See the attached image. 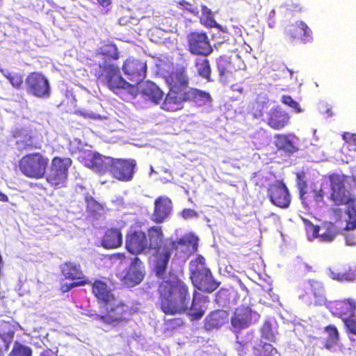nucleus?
Masks as SVG:
<instances>
[{
	"label": "nucleus",
	"mask_w": 356,
	"mask_h": 356,
	"mask_svg": "<svg viewBox=\"0 0 356 356\" xmlns=\"http://www.w3.org/2000/svg\"><path fill=\"white\" fill-rule=\"evenodd\" d=\"M97 54L108 60H117L120 58V51L117 45L111 40L104 41L98 48Z\"/></svg>",
	"instance_id": "obj_34"
},
{
	"label": "nucleus",
	"mask_w": 356,
	"mask_h": 356,
	"mask_svg": "<svg viewBox=\"0 0 356 356\" xmlns=\"http://www.w3.org/2000/svg\"><path fill=\"white\" fill-rule=\"evenodd\" d=\"M296 186L299 191V195L307 188V181L305 172L300 171L296 173Z\"/></svg>",
	"instance_id": "obj_46"
},
{
	"label": "nucleus",
	"mask_w": 356,
	"mask_h": 356,
	"mask_svg": "<svg viewBox=\"0 0 356 356\" xmlns=\"http://www.w3.org/2000/svg\"><path fill=\"white\" fill-rule=\"evenodd\" d=\"M8 197L5 194L0 192V201L8 202Z\"/></svg>",
	"instance_id": "obj_60"
},
{
	"label": "nucleus",
	"mask_w": 356,
	"mask_h": 356,
	"mask_svg": "<svg viewBox=\"0 0 356 356\" xmlns=\"http://www.w3.org/2000/svg\"><path fill=\"white\" fill-rule=\"evenodd\" d=\"M261 338L270 342H276V336L272 327V324L269 321H266L261 327Z\"/></svg>",
	"instance_id": "obj_43"
},
{
	"label": "nucleus",
	"mask_w": 356,
	"mask_h": 356,
	"mask_svg": "<svg viewBox=\"0 0 356 356\" xmlns=\"http://www.w3.org/2000/svg\"><path fill=\"white\" fill-rule=\"evenodd\" d=\"M3 74L9 80L12 74L8 72L7 70H1Z\"/></svg>",
	"instance_id": "obj_61"
},
{
	"label": "nucleus",
	"mask_w": 356,
	"mask_h": 356,
	"mask_svg": "<svg viewBox=\"0 0 356 356\" xmlns=\"http://www.w3.org/2000/svg\"><path fill=\"white\" fill-rule=\"evenodd\" d=\"M289 10L292 12L301 13L303 11V7L298 3H291L289 6Z\"/></svg>",
	"instance_id": "obj_56"
},
{
	"label": "nucleus",
	"mask_w": 356,
	"mask_h": 356,
	"mask_svg": "<svg viewBox=\"0 0 356 356\" xmlns=\"http://www.w3.org/2000/svg\"><path fill=\"white\" fill-rule=\"evenodd\" d=\"M324 332L326 334L324 347L326 349L336 346L339 341V333L337 327L334 325H328L324 327Z\"/></svg>",
	"instance_id": "obj_36"
},
{
	"label": "nucleus",
	"mask_w": 356,
	"mask_h": 356,
	"mask_svg": "<svg viewBox=\"0 0 356 356\" xmlns=\"http://www.w3.org/2000/svg\"><path fill=\"white\" fill-rule=\"evenodd\" d=\"M171 92H183L188 85V77L186 70L179 69L172 72L166 78Z\"/></svg>",
	"instance_id": "obj_22"
},
{
	"label": "nucleus",
	"mask_w": 356,
	"mask_h": 356,
	"mask_svg": "<svg viewBox=\"0 0 356 356\" xmlns=\"http://www.w3.org/2000/svg\"><path fill=\"white\" fill-rule=\"evenodd\" d=\"M147 236L145 231L131 229L126 235L125 246L129 252L138 255L147 252Z\"/></svg>",
	"instance_id": "obj_11"
},
{
	"label": "nucleus",
	"mask_w": 356,
	"mask_h": 356,
	"mask_svg": "<svg viewBox=\"0 0 356 356\" xmlns=\"http://www.w3.org/2000/svg\"><path fill=\"white\" fill-rule=\"evenodd\" d=\"M237 351L240 355H245L247 353V348L245 347L246 343H243L241 341H237Z\"/></svg>",
	"instance_id": "obj_57"
},
{
	"label": "nucleus",
	"mask_w": 356,
	"mask_h": 356,
	"mask_svg": "<svg viewBox=\"0 0 356 356\" xmlns=\"http://www.w3.org/2000/svg\"><path fill=\"white\" fill-rule=\"evenodd\" d=\"M143 277V273L136 266H131L120 278V281L124 287L131 288L140 284Z\"/></svg>",
	"instance_id": "obj_28"
},
{
	"label": "nucleus",
	"mask_w": 356,
	"mask_h": 356,
	"mask_svg": "<svg viewBox=\"0 0 356 356\" xmlns=\"http://www.w3.org/2000/svg\"><path fill=\"white\" fill-rule=\"evenodd\" d=\"M305 228L307 235L309 238H315L318 236L321 227L318 225H314L308 220H304Z\"/></svg>",
	"instance_id": "obj_45"
},
{
	"label": "nucleus",
	"mask_w": 356,
	"mask_h": 356,
	"mask_svg": "<svg viewBox=\"0 0 356 356\" xmlns=\"http://www.w3.org/2000/svg\"><path fill=\"white\" fill-rule=\"evenodd\" d=\"M184 98H185V91L183 92L170 91L163 102L162 108L170 112L180 110L182 108L181 103L186 102Z\"/></svg>",
	"instance_id": "obj_27"
},
{
	"label": "nucleus",
	"mask_w": 356,
	"mask_h": 356,
	"mask_svg": "<svg viewBox=\"0 0 356 356\" xmlns=\"http://www.w3.org/2000/svg\"><path fill=\"white\" fill-rule=\"evenodd\" d=\"M101 244L105 249H115L122 244V234L120 229L111 227L107 229L102 236Z\"/></svg>",
	"instance_id": "obj_25"
},
{
	"label": "nucleus",
	"mask_w": 356,
	"mask_h": 356,
	"mask_svg": "<svg viewBox=\"0 0 356 356\" xmlns=\"http://www.w3.org/2000/svg\"><path fill=\"white\" fill-rule=\"evenodd\" d=\"M31 350L25 346L16 343L10 353V356H31Z\"/></svg>",
	"instance_id": "obj_44"
},
{
	"label": "nucleus",
	"mask_w": 356,
	"mask_h": 356,
	"mask_svg": "<svg viewBox=\"0 0 356 356\" xmlns=\"http://www.w3.org/2000/svg\"><path fill=\"white\" fill-rule=\"evenodd\" d=\"M270 201L280 208H288L291 204V195L288 188L282 181H276L268 188Z\"/></svg>",
	"instance_id": "obj_14"
},
{
	"label": "nucleus",
	"mask_w": 356,
	"mask_h": 356,
	"mask_svg": "<svg viewBox=\"0 0 356 356\" xmlns=\"http://www.w3.org/2000/svg\"><path fill=\"white\" fill-rule=\"evenodd\" d=\"M323 189L321 188H313L309 190L307 188L299 195L302 203L305 207L318 205L323 202L325 196Z\"/></svg>",
	"instance_id": "obj_26"
},
{
	"label": "nucleus",
	"mask_w": 356,
	"mask_h": 356,
	"mask_svg": "<svg viewBox=\"0 0 356 356\" xmlns=\"http://www.w3.org/2000/svg\"><path fill=\"white\" fill-rule=\"evenodd\" d=\"M356 273L354 270L349 269L343 273H338L333 277L339 281H353L355 277Z\"/></svg>",
	"instance_id": "obj_49"
},
{
	"label": "nucleus",
	"mask_w": 356,
	"mask_h": 356,
	"mask_svg": "<svg viewBox=\"0 0 356 356\" xmlns=\"http://www.w3.org/2000/svg\"><path fill=\"white\" fill-rule=\"evenodd\" d=\"M198 238L193 234H186L181 238L168 241L170 248V257L172 252H195L197 250Z\"/></svg>",
	"instance_id": "obj_19"
},
{
	"label": "nucleus",
	"mask_w": 356,
	"mask_h": 356,
	"mask_svg": "<svg viewBox=\"0 0 356 356\" xmlns=\"http://www.w3.org/2000/svg\"><path fill=\"white\" fill-rule=\"evenodd\" d=\"M147 252H155L154 270L157 277H163L170 261V248L168 240L165 239L161 226H152L147 230Z\"/></svg>",
	"instance_id": "obj_3"
},
{
	"label": "nucleus",
	"mask_w": 356,
	"mask_h": 356,
	"mask_svg": "<svg viewBox=\"0 0 356 356\" xmlns=\"http://www.w3.org/2000/svg\"><path fill=\"white\" fill-rule=\"evenodd\" d=\"M305 294L314 305H321L326 300L325 291L321 282L309 280L305 286Z\"/></svg>",
	"instance_id": "obj_23"
},
{
	"label": "nucleus",
	"mask_w": 356,
	"mask_h": 356,
	"mask_svg": "<svg viewBox=\"0 0 356 356\" xmlns=\"http://www.w3.org/2000/svg\"><path fill=\"white\" fill-rule=\"evenodd\" d=\"M44 161L38 154L24 156L19 162V169L27 177L40 178L44 174Z\"/></svg>",
	"instance_id": "obj_13"
},
{
	"label": "nucleus",
	"mask_w": 356,
	"mask_h": 356,
	"mask_svg": "<svg viewBox=\"0 0 356 356\" xmlns=\"http://www.w3.org/2000/svg\"><path fill=\"white\" fill-rule=\"evenodd\" d=\"M189 270L193 286L200 291L212 293L218 288L220 282L214 279L211 270L206 265L203 256L198 255L191 261Z\"/></svg>",
	"instance_id": "obj_4"
},
{
	"label": "nucleus",
	"mask_w": 356,
	"mask_h": 356,
	"mask_svg": "<svg viewBox=\"0 0 356 356\" xmlns=\"http://www.w3.org/2000/svg\"><path fill=\"white\" fill-rule=\"evenodd\" d=\"M102 70L105 72V74L102 73L98 78L100 79L104 76L106 84L111 91L117 93L120 90H124L132 97L137 95V88L135 85L129 83L120 75L118 66L114 64H104Z\"/></svg>",
	"instance_id": "obj_5"
},
{
	"label": "nucleus",
	"mask_w": 356,
	"mask_h": 356,
	"mask_svg": "<svg viewBox=\"0 0 356 356\" xmlns=\"http://www.w3.org/2000/svg\"><path fill=\"white\" fill-rule=\"evenodd\" d=\"M177 5L180 9L186 10L193 15L196 16L199 13V10L196 6L185 0H179L177 2Z\"/></svg>",
	"instance_id": "obj_47"
},
{
	"label": "nucleus",
	"mask_w": 356,
	"mask_h": 356,
	"mask_svg": "<svg viewBox=\"0 0 356 356\" xmlns=\"http://www.w3.org/2000/svg\"><path fill=\"white\" fill-rule=\"evenodd\" d=\"M345 243L347 245L355 246L356 245V238L353 234H346L344 236Z\"/></svg>",
	"instance_id": "obj_55"
},
{
	"label": "nucleus",
	"mask_w": 356,
	"mask_h": 356,
	"mask_svg": "<svg viewBox=\"0 0 356 356\" xmlns=\"http://www.w3.org/2000/svg\"><path fill=\"white\" fill-rule=\"evenodd\" d=\"M29 90L37 97L44 95V77L42 74L32 73L26 79Z\"/></svg>",
	"instance_id": "obj_30"
},
{
	"label": "nucleus",
	"mask_w": 356,
	"mask_h": 356,
	"mask_svg": "<svg viewBox=\"0 0 356 356\" xmlns=\"http://www.w3.org/2000/svg\"><path fill=\"white\" fill-rule=\"evenodd\" d=\"M343 323L346 332L356 336V319L354 318H343Z\"/></svg>",
	"instance_id": "obj_50"
},
{
	"label": "nucleus",
	"mask_w": 356,
	"mask_h": 356,
	"mask_svg": "<svg viewBox=\"0 0 356 356\" xmlns=\"http://www.w3.org/2000/svg\"><path fill=\"white\" fill-rule=\"evenodd\" d=\"M60 270L66 280L74 282L88 281L83 275L79 264L66 261L60 265Z\"/></svg>",
	"instance_id": "obj_24"
},
{
	"label": "nucleus",
	"mask_w": 356,
	"mask_h": 356,
	"mask_svg": "<svg viewBox=\"0 0 356 356\" xmlns=\"http://www.w3.org/2000/svg\"><path fill=\"white\" fill-rule=\"evenodd\" d=\"M282 102L291 108H292L296 113L301 112V108L299 104L293 100L289 95H283L281 99Z\"/></svg>",
	"instance_id": "obj_48"
},
{
	"label": "nucleus",
	"mask_w": 356,
	"mask_h": 356,
	"mask_svg": "<svg viewBox=\"0 0 356 356\" xmlns=\"http://www.w3.org/2000/svg\"><path fill=\"white\" fill-rule=\"evenodd\" d=\"M159 305L165 315H175L186 313L191 321H198L204 315L206 308L200 298L193 295L189 307L190 293L188 286L181 280H163L157 289Z\"/></svg>",
	"instance_id": "obj_1"
},
{
	"label": "nucleus",
	"mask_w": 356,
	"mask_h": 356,
	"mask_svg": "<svg viewBox=\"0 0 356 356\" xmlns=\"http://www.w3.org/2000/svg\"><path fill=\"white\" fill-rule=\"evenodd\" d=\"M188 48L193 55L207 56L213 51L210 40L205 32H191L187 35Z\"/></svg>",
	"instance_id": "obj_9"
},
{
	"label": "nucleus",
	"mask_w": 356,
	"mask_h": 356,
	"mask_svg": "<svg viewBox=\"0 0 356 356\" xmlns=\"http://www.w3.org/2000/svg\"><path fill=\"white\" fill-rule=\"evenodd\" d=\"M72 163L70 158L55 156L51 161L49 174L46 176V181L56 188L63 186Z\"/></svg>",
	"instance_id": "obj_6"
},
{
	"label": "nucleus",
	"mask_w": 356,
	"mask_h": 356,
	"mask_svg": "<svg viewBox=\"0 0 356 356\" xmlns=\"http://www.w3.org/2000/svg\"><path fill=\"white\" fill-rule=\"evenodd\" d=\"M89 283V281H78V282H74L72 283H65L60 285V291L63 293H66L70 291L71 289H72L74 287L79 286H83Z\"/></svg>",
	"instance_id": "obj_51"
},
{
	"label": "nucleus",
	"mask_w": 356,
	"mask_h": 356,
	"mask_svg": "<svg viewBox=\"0 0 356 356\" xmlns=\"http://www.w3.org/2000/svg\"><path fill=\"white\" fill-rule=\"evenodd\" d=\"M200 20V22L207 27L212 28L218 26V24L213 17L211 10L205 5L202 6V15Z\"/></svg>",
	"instance_id": "obj_42"
},
{
	"label": "nucleus",
	"mask_w": 356,
	"mask_h": 356,
	"mask_svg": "<svg viewBox=\"0 0 356 356\" xmlns=\"http://www.w3.org/2000/svg\"><path fill=\"white\" fill-rule=\"evenodd\" d=\"M173 209L172 200L167 196H159L154 202V210L150 219L156 224L165 222L170 216Z\"/></svg>",
	"instance_id": "obj_16"
},
{
	"label": "nucleus",
	"mask_w": 356,
	"mask_h": 356,
	"mask_svg": "<svg viewBox=\"0 0 356 356\" xmlns=\"http://www.w3.org/2000/svg\"><path fill=\"white\" fill-rule=\"evenodd\" d=\"M198 75L208 81H211V68L207 58H197L195 62Z\"/></svg>",
	"instance_id": "obj_39"
},
{
	"label": "nucleus",
	"mask_w": 356,
	"mask_h": 356,
	"mask_svg": "<svg viewBox=\"0 0 356 356\" xmlns=\"http://www.w3.org/2000/svg\"><path fill=\"white\" fill-rule=\"evenodd\" d=\"M147 68L145 62L132 57L126 59L122 67L124 75L135 84H138L145 79Z\"/></svg>",
	"instance_id": "obj_12"
},
{
	"label": "nucleus",
	"mask_w": 356,
	"mask_h": 356,
	"mask_svg": "<svg viewBox=\"0 0 356 356\" xmlns=\"http://www.w3.org/2000/svg\"><path fill=\"white\" fill-rule=\"evenodd\" d=\"M91 291L96 298L102 314L98 319L102 322L117 326L127 323L134 314L133 309L124 302L118 301L108 284L99 279L93 281Z\"/></svg>",
	"instance_id": "obj_2"
},
{
	"label": "nucleus",
	"mask_w": 356,
	"mask_h": 356,
	"mask_svg": "<svg viewBox=\"0 0 356 356\" xmlns=\"http://www.w3.org/2000/svg\"><path fill=\"white\" fill-rule=\"evenodd\" d=\"M228 314L222 309L211 312L204 319V327L207 330H211L224 325L227 321Z\"/></svg>",
	"instance_id": "obj_29"
},
{
	"label": "nucleus",
	"mask_w": 356,
	"mask_h": 356,
	"mask_svg": "<svg viewBox=\"0 0 356 356\" xmlns=\"http://www.w3.org/2000/svg\"><path fill=\"white\" fill-rule=\"evenodd\" d=\"M322 229L324 231L321 234L318 233V236L317 237L319 238L321 242L329 243L335 238L337 232L336 227L333 224L329 223L327 225H325L323 226Z\"/></svg>",
	"instance_id": "obj_41"
},
{
	"label": "nucleus",
	"mask_w": 356,
	"mask_h": 356,
	"mask_svg": "<svg viewBox=\"0 0 356 356\" xmlns=\"http://www.w3.org/2000/svg\"><path fill=\"white\" fill-rule=\"evenodd\" d=\"M343 205L346 206V213L348 215L346 229L356 228V199L350 197Z\"/></svg>",
	"instance_id": "obj_38"
},
{
	"label": "nucleus",
	"mask_w": 356,
	"mask_h": 356,
	"mask_svg": "<svg viewBox=\"0 0 356 356\" xmlns=\"http://www.w3.org/2000/svg\"><path fill=\"white\" fill-rule=\"evenodd\" d=\"M259 318L260 315L250 306L241 305L235 309L230 321L232 326L236 331H240L248 327Z\"/></svg>",
	"instance_id": "obj_10"
},
{
	"label": "nucleus",
	"mask_w": 356,
	"mask_h": 356,
	"mask_svg": "<svg viewBox=\"0 0 356 356\" xmlns=\"http://www.w3.org/2000/svg\"><path fill=\"white\" fill-rule=\"evenodd\" d=\"M290 116L280 106H276L270 110L267 114L266 124L273 129L280 130L287 126Z\"/></svg>",
	"instance_id": "obj_21"
},
{
	"label": "nucleus",
	"mask_w": 356,
	"mask_h": 356,
	"mask_svg": "<svg viewBox=\"0 0 356 356\" xmlns=\"http://www.w3.org/2000/svg\"><path fill=\"white\" fill-rule=\"evenodd\" d=\"M136 165L133 159L113 158L109 173L118 181H130L134 177Z\"/></svg>",
	"instance_id": "obj_8"
},
{
	"label": "nucleus",
	"mask_w": 356,
	"mask_h": 356,
	"mask_svg": "<svg viewBox=\"0 0 356 356\" xmlns=\"http://www.w3.org/2000/svg\"><path fill=\"white\" fill-rule=\"evenodd\" d=\"M277 349L273 345L259 340L252 347V356H275Z\"/></svg>",
	"instance_id": "obj_37"
},
{
	"label": "nucleus",
	"mask_w": 356,
	"mask_h": 356,
	"mask_svg": "<svg viewBox=\"0 0 356 356\" xmlns=\"http://www.w3.org/2000/svg\"><path fill=\"white\" fill-rule=\"evenodd\" d=\"M285 34L291 41L298 40L303 44L310 42L313 40L311 29L302 21H297L289 25L285 30Z\"/></svg>",
	"instance_id": "obj_17"
},
{
	"label": "nucleus",
	"mask_w": 356,
	"mask_h": 356,
	"mask_svg": "<svg viewBox=\"0 0 356 356\" xmlns=\"http://www.w3.org/2000/svg\"><path fill=\"white\" fill-rule=\"evenodd\" d=\"M15 137L17 138V149L19 150L37 147V143L35 142V138L28 134H19Z\"/></svg>",
	"instance_id": "obj_40"
},
{
	"label": "nucleus",
	"mask_w": 356,
	"mask_h": 356,
	"mask_svg": "<svg viewBox=\"0 0 356 356\" xmlns=\"http://www.w3.org/2000/svg\"><path fill=\"white\" fill-rule=\"evenodd\" d=\"M294 136L285 134H277L275 136V146L278 149L286 153L292 154L299 149L297 144L293 140Z\"/></svg>",
	"instance_id": "obj_32"
},
{
	"label": "nucleus",
	"mask_w": 356,
	"mask_h": 356,
	"mask_svg": "<svg viewBox=\"0 0 356 356\" xmlns=\"http://www.w3.org/2000/svg\"><path fill=\"white\" fill-rule=\"evenodd\" d=\"M98 3L103 7H107L111 4V0H97Z\"/></svg>",
	"instance_id": "obj_58"
},
{
	"label": "nucleus",
	"mask_w": 356,
	"mask_h": 356,
	"mask_svg": "<svg viewBox=\"0 0 356 356\" xmlns=\"http://www.w3.org/2000/svg\"><path fill=\"white\" fill-rule=\"evenodd\" d=\"M347 176L332 174L329 177L331 185L330 198L336 205H343L350 198L346 194L345 182Z\"/></svg>",
	"instance_id": "obj_15"
},
{
	"label": "nucleus",
	"mask_w": 356,
	"mask_h": 356,
	"mask_svg": "<svg viewBox=\"0 0 356 356\" xmlns=\"http://www.w3.org/2000/svg\"><path fill=\"white\" fill-rule=\"evenodd\" d=\"M9 81L10 83L15 88H19L23 82L22 77L17 74H12Z\"/></svg>",
	"instance_id": "obj_54"
},
{
	"label": "nucleus",
	"mask_w": 356,
	"mask_h": 356,
	"mask_svg": "<svg viewBox=\"0 0 356 356\" xmlns=\"http://www.w3.org/2000/svg\"><path fill=\"white\" fill-rule=\"evenodd\" d=\"M221 31L227 33V40L230 43H233L238 46L236 51L241 54L243 51L245 54H250L252 50L250 45H248L244 40L242 36V30L238 26L231 25L220 28Z\"/></svg>",
	"instance_id": "obj_20"
},
{
	"label": "nucleus",
	"mask_w": 356,
	"mask_h": 356,
	"mask_svg": "<svg viewBox=\"0 0 356 356\" xmlns=\"http://www.w3.org/2000/svg\"><path fill=\"white\" fill-rule=\"evenodd\" d=\"M181 216L186 220L188 218H197L198 216L197 213L192 209H184L181 212Z\"/></svg>",
	"instance_id": "obj_52"
},
{
	"label": "nucleus",
	"mask_w": 356,
	"mask_h": 356,
	"mask_svg": "<svg viewBox=\"0 0 356 356\" xmlns=\"http://www.w3.org/2000/svg\"><path fill=\"white\" fill-rule=\"evenodd\" d=\"M81 115L84 117H88L90 118H92V119H99L100 118V116L99 115H97L95 114H86V113H81Z\"/></svg>",
	"instance_id": "obj_59"
},
{
	"label": "nucleus",
	"mask_w": 356,
	"mask_h": 356,
	"mask_svg": "<svg viewBox=\"0 0 356 356\" xmlns=\"http://www.w3.org/2000/svg\"><path fill=\"white\" fill-rule=\"evenodd\" d=\"M87 157L83 158L84 165L86 167L100 175L110 172L113 158L91 152L87 154Z\"/></svg>",
	"instance_id": "obj_18"
},
{
	"label": "nucleus",
	"mask_w": 356,
	"mask_h": 356,
	"mask_svg": "<svg viewBox=\"0 0 356 356\" xmlns=\"http://www.w3.org/2000/svg\"><path fill=\"white\" fill-rule=\"evenodd\" d=\"M227 291L226 290H223V289H220L217 293H216V297H220L221 296V294H223L225 293H226Z\"/></svg>",
	"instance_id": "obj_63"
},
{
	"label": "nucleus",
	"mask_w": 356,
	"mask_h": 356,
	"mask_svg": "<svg viewBox=\"0 0 356 356\" xmlns=\"http://www.w3.org/2000/svg\"><path fill=\"white\" fill-rule=\"evenodd\" d=\"M342 138L347 143L356 146V134L345 132L342 134Z\"/></svg>",
	"instance_id": "obj_53"
},
{
	"label": "nucleus",
	"mask_w": 356,
	"mask_h": 356,
	"mask_svg": "<svg viewBox=\"0 0 356 356\" xmlns=\"http://www.w3.org/2000/svg\"><path fill=\"white\" fill-rule=\"evenodd\" d=\"M186 101H193L199 105H206L211 101V95L209 92L194 88H190L185 91V98Z\"/></svg>",
	"instance_id": "obj_35"
},
{
	"label": "nucleus",
	"mask_w": 356,
	"mask_h": 356,
	"mask_svg": "<svg viewBox=\"0 0 356 356\" xmlns=\"http://www.w3.org/2000/svg\"><path fill=\"white\" fill-rule=\"evenodd\" d=\"M246 65L238 54L232 56L223 55L217 61V69L220 80L223 83L229 82L234 78V74L241 70H244Z\"/></svg>",
	"instance_id": "obj_7"
},
{
	"label": "nucleus",
	"mask_w": 356,
	"mask_h": 356,
	"mask_svg": "<svg viewBox=\"0 0 356 356\" xmlns=\"http://www.w3.org/2000/svg\"><path fill=\"white\" fill-rule=\"evenodd\" d=\"M304 267H305V270H306V271H312V267L307 264H305Z\"/></svg>",
	"instance_id": "obj_64"
},
{
	"label": "nucleus",
	"mask_w": 356,
	"mask_h": 356,
	"mask_svg": "<svg viewBox=\"0 0 356 356\" xmlns=\"http://www.w3.org/2000/svg\"><path fill=\"white\" fill-rule=\"evenodd\" d=\"M170 321L176 322V325H182L184 323L181 318H174V319L171 320Z\"/></svg>",
	"instance_id": "obj_62"
},
{
	"label": "nucleus",
	"mask_w": 356,
	"mask_h": 356,
	"mask_svg": "<svg viewBox=\"0 0 356 356\" xmlns=\"http://www.w3.org/2000/svg\"><path fill=\"white\" fill-rule=\"evenodd\" d=\"M334 314L341 318H352L355 316L356 303L350 299L339 301L335 305Z\"/></svg>",
	"instance_id": "obj_31"
},
{
	"label": "nucleus",
	"mask_w": 356,
	"mask_h": 356,
	"mask_svg": "<svg viewBox=\"0 0 356 356\" xmlns=\"http://www.w3.org/2000/svg\"><path fill=\"white\" fill-rule=\"evenodd\" d=\"M141 92L147 99L154 104H159L163 99V92L153 82L147 81L142 88Z\"/></svg>",
	"instance_id": "obj_33"
}]
</instances>
